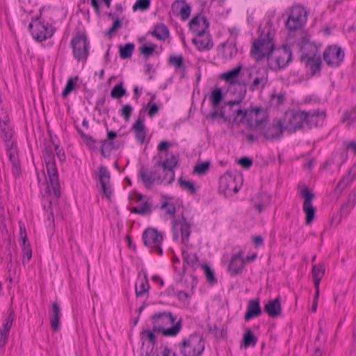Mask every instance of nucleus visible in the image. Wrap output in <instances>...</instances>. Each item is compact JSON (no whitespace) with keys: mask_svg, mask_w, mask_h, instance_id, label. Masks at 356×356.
Returning a JSON list of instances; mask_svg holds the SVG:
<instances>
[{"mask_svg":"<svg viewBox=\"0 0 356 356\" xmlns=\"http://www.w3.org/2000/svg\"><path fill=\"white\" fill-rule=\"evenodd\" d=\"M42 156L54 194L56 198H58L60 195V182L58 172L56 165L55 156L51 145H44L42 150Z\"/></svg>","mask_w":356,"mask_h":356,"instance_id":"nucleus-5","label":"nucleus"},{"mask_svg":"<svg viewBox=\"0 0 356 356\" xmlns=\"http://www.w3.org/2000/svg\"><path fill=\"white\" fill-rule=\"evenodd\" d=\"M6 153L12 164L13 175L17 177L21 175V166L18 157V152L16 142H10V145H5Z\"/></svg>","mask_w":356,"mask_h":356,"instance_id":"nucleus-18","label":"nucleus"},{"mask_svg":"<svg viewBox=\"0 0 356 356\" xmlns=\"http://www.w3.org/2000/svg\"><path fill=\"white\" fill-rule=\"evenodd\" d=\"M154 29L149 31L147 34L151 35L156 39L165 41L170 37V31L168 26L163 23H156L153 26Z\"/></svg>","mask_w":356,"mask_h":356,"instance_id":"nucleus-30","label":"nucleus"},{"mask_svg":"<svg viewBox=\"0 0 356 356\" xmlns=\"http://www.w3.org/2000/svg\"><path fill=\"white\" fill-rule=\"evenodd\" d=\"M118 134L113 130L106 129V138L101 140V154L104 157H108L113 150H117L122 147V143L115 138Z\"/></svg>","mask_w":356,"mask_h":356,"instance_id":"nucleus-15","label":"nucleus"},{"mask_svg":"<svg viewBox=\"0 0 356 356\" xmlns=\"http://www.w3.org/2000/svg\"><path fill=\"white\" fill-rule=\"evenodd\" d=\"M61 316L62 313L59 304L57 302H51V307L49 310V318L53 332H57L59 330Z\"/></svg>","mask_w":356,"mask_h":356,"instance_id":"nucleus-25","label":"nucleus"},{"mask_svg":"<svg viewBox=\"0 0 356 356\" xmlns=\"http://www.w3.org/2000/svg\"><path fill=\"white\" fill-rule=\"evenodd\" d=\"M223 95L222 89L216 88L211 93L209 99L211 101L213 108H218L221 101L222 100Z\"/></svg>","mask_w":356,"mask_h":356,"instance_id":"nucleus-44","label":"nucleus"},{"mask_svg":"<svg viewBox=\"0 0 356 356\" xmlns=\"http://www.w3.org/2000/svg\"><path fill=\"white\" fill-rule=\"evenodd\" d=\"M122 26V24L121 20L120 19H116L113 22L112 26L107 30L105 35L106 36H109L110 38H111L112 33L118 31L119 29H120Z\"/></svg>","mask_w":356,"mask_h":356,"instance_id":"nucleus-60","label":"nucleus"},{"mask_svg":"<svg viewBox=\"0 0 356 356\" xmlns=\"http://www.w3.org/2000/svg\"><path fill=\"white\" fill-rule=\"evenodd\" d=\"M326 117L325 111L319 109L313 111H291L286 113L284 128L289 133H294L302 129L304 124L309 129L323 124Z\"/></svg>","mask_w":356,"mask_h":356,"instance_id":"nucleus-2","label":"nucleus"},{"mask_svg":"<svg viewBox=\"0 0 356 356\" xmlns=\"http://www.w3.org/2000/svg\"><path fill=\"white\" fill-rule=\"evenodd\" d=\"M209 161L198 163L195 165L193 172L199 175H204L209 170Z\"/></svg>","mask_w":356,"mask_h":356,"instance_id":"nucleus-54","label":"nucleus"},{"mask_svg":"<svg viewBox=\"0 0 356 356\" xmlns=\"http://www.w3.org/2000/svg\"><path fill=\"white\" fill-rule=\"evenodd\" d=\"M345 54L337 44L328 45L324 49L323 57L327 66L339 67L343 61Z\"/></svg>","mask_w":356,"mask_h":356,"instance_id":"nucleus-11","label":"nucleus"},{"mask_svg":"<svg viewBox=\"0 0 356 356\" xmlns=\"http://www.w3.org/2000/svg\"><path fill=\"white\" fill-rule=\"evenodd\" d=\"M268 72L266 70H257L256 76L254 78L252 83L250 85L249 90L251 91H254L259 89H264L268 83Z\"/></svg>","mask_w":356,"mask_h":356,"instance_id":"nucleus-29","label":"nucleus"},{"mask_svg":"<svg viewBox=\"0 0 356 356\" xmlns=\"http://www.w3.org/2000/svg\"><path fill=\"white\" fill-rule=\"evenodd\" d=\"M237 163L240 164L243 168L249 169L252 165L253 161L252 159L248 156H243L239 159Z\"/></svg>","mask_w":356,"mask_h":356,"instance_id":"nucleus-63","label":"nucleus"},{"mask_svg":"<svg viewBox=\"0 0 356 356\" xmlns=\"http://www.w3.org/2000/svg\"><path fill=\"white\" fill-rule=\"evenodd\" d=\"M138 176L145 188H151L153 186L155 181L154 178H152L151 175L146 172L144 167L140 169Z\"/></svg>","mask_w":356,"mask_h":356,"instance_id":"nucleus-41","label":"nucleus"},{"mask_svg":"<svg viewBox=\"0 0 356 356\" xmlns=\"http://www.w3.org/2000/svg\"><path fill=\"white\" fill-rule=\"evenodd\" d=\"M290 18H292L294 22L302 27L306 22L307 15L304 8L301 6H293L289 12L286 13Z\"/></svg>","mask_w":356,"mask_h":356,"instance_id":"nucleus-28","label":"nucleus"},{"mask_svg":"<svg viewBox=\"0 0 356 356\" xmlns=\"http://www.w3.org/2000/svg\"><path fill=\"white\" fill-rule=\"evenodd\" d=\"M262 314V309L260 306L259 298L251 299L248 302L247 310L244 315L245 321L261 316Z\"/></svg>","mask_w":356,"mask_h":356,"instance_id":"nucleus-26","label":"nucleus"},{"mask_svg":"<svg viewBox=\"0 0 356 356\" xmlns=\"http://www.w3.org/2000/svg\"><path fill=\"white\" fill-rule=\"evenodd\" d=\"M209 26V22L207 17L200 14L195 15L188 22L190 30L194 33L196 36H202L204 35Z\"/></svg>","mask_w":356,"mask_h":356,"instance_id":"nucleus-17","label":"nucleus"},{"mask_svg":"<svg viewBox=\"0 0 356 356\" xmlns=\"http://www.w3.org/2000/svg\"><path fill=\"white\" fill-rule=\"evenodd\" d=\"M98 178L101 185L102 191L107 199H110L112 195L110 184L111 175L106 166L100 165L99 167Z\"/></svg>","mask_w":356,"mask_h":356,"instance_id":"nucleus-20","label":"nucleus"},{"mask_svg":"<svg viewBox=\"0 0 356 356\" xmlns=\"http://www.w3.org/2000/svg\"><path fill=\"white\" fill-rule=\"evenodd\" d=\"M191 225L188 222L187 219L181 214V218L177 219L172 222V238L177 241L179 235L181 236V243L185 245H188L189 243V237L191 233Z\"/></svg>","mask_w":356,"mask_h":356,"instance_id":"nucleus-9","label":"nucleus"},{"mask_svg":"<svg viewBox=\"0 0 356 356\" xmlns=\"http://www.w3.org/2000/svg\"><path fill=\"white\" fill-rule=\"evenodd\" d=\"M157 47L155 44H143L140 47V54L146 58H149L154 52Z\"/></svg>","mask_w":356,"mask_h":356,"instance_id":"nucleus-51","label":"nucleus"},{"mask_svg":"<svg viewBox=\"0 0 356 356\" xmlns=\"http://www.w3.org/2000/svg\"><path fill=\"white\" fill-rule=\"evenodd\" d=\"M192 42L196 46L197 50L200 51L210 50L213 44L211 36L203 35L197 36L192 39Z\"/></svg>","mask_w":356,"mask_h":356,"instance_id":"nucleus-32","label":"nucleus"},{"mask_svg":"<svg viewBox=\"0 0 356 356\" xmlns=\"http://www.w3.org/2000/svg\"><path fill=\"white\" fill-rule=\"evenodd\" d=\"M150 6V0H137L133 6V10L144 11L147 10Z\"/></svg>","mask_w":356,"mask_h":356,"instance_id":"nucleus-55","label":"nucleus"},{"mask_svg":"<svg viewBox=\"0 0 356 356\" xmlns=\"http://www.w3.org/2000/svg\"><path fill=\"white\" fill-rule=\"evenodd\" d=\"M343 122H347V126L349 127L353 122H356V108H353L350 110H347L343 113L342 118Z\"/></svg>","mask_w":356,"mask_h":356,"instance_id":"nucleus-49","label":"nucleus"},{"mask_svg":"<svg viewBox=\"0 0 356 356\" xmlns=\"http://www.w3.org/2000/svg\"><path fill=\"white\" fill-rule=\"evenodd\" d=\"M223 56L226 58H232L237 54V48L235 41L231 43H224L223 44Z\"/></svg>","mask_w":356,"mask_h":356,"instance_id":"nucleus-43","label":"nucleus"},{"mask_svg":"<svg viewBox=\"0 0 356 356\" xmlns=\"http://www.w3.org/2000/svg\"><path fill=\"white\" fill-rule=\"evenodd\" d=\"M161 209H165V213L174 217L176 212V207L173 202H164L161 206Z\"/></svg>","mask_w":356,"mask_h":356,"instance_id":"nucleus-56","label":"nucleus"},{"mask_svg":"<svg viewBox=\"0 0 356 356\" xmlns=\"http://www.w3.org/2000/svg\"><path fill=\"white\" fill-rule=\"evenodd\" d=\"M78 133L80 134L82 139L84 140L86 144L91 149H96L97 140L89 134H85L81 129H77Z\"/></svg>","mask_w":356,"mask_h":356,"instance_id":"nucleus-52","label":"nucleus"},{"mask_svg":"<svg viewBox=\"0 0 356 356\" xmlns=\"http://www.w3.org/2000/svg\"><path fill=\"white\" fill-rule=\"evenodd\" d=\"M243 254V252L240 251L232 257L227 268L228 272L232 277L236 276L242 272L245 266V261L242 257Z\"/></svg>","mask_w":356,"mask_h":356,"instance_id":"nucleus-24","label":"nucleus"},{"mask_svg":"<svg viewBox=\"0 0 356 356\" xmlns=\"http://www.w3.org/2000/svg\"><path fill=\"white\" fill-rule=\"evenodd\" d=\"M72 54L77 61L86 63L89 56L90 42L86 33L78 31L70 41Z\"/></svg>","mask_w":356,"mask_h":356,"instance_id":"nucleus-7","label":"nucleus"},{"mask_svg":"<svg viewBox=\"0 0 356 356\" xmlns=\"http://www.w3.org/2000/svg\"><path fill=\"white\" fill-rule=\"evenodd\" d=\"M300 196L304 199L302 210L305 213V224L310 225L315 216L316 209L312 204L315 195L307 186H305L300 191Z\"/></svg>","mask_w":356,"mask_h":356,"instance_id":"nucleus-14","label":"nucleus"},{"mask_svg":"<svg viewBox=\"0 0 356 356\" xmlns=\"http://www.w3.org/2000/svg\"><path fill=\"white\" fill-rule=\"evenodd\" d=\"M149 287L147 274L145 273L143 277L139 274L135 284L136 296L142 297L145 294H148Z\"/></svg>","mask_w":356,"mask_h":356,"instance_id":"nucleus-31","label":"nucleus"},{"mask_svg":"<svg viewBox=\"0 0 356 356\" xmlns=\"http://www.w3.org/2000/svg\"><path fill=\"white\" fill-rule=\"evenodd\" d=\"M126 92V89L123 87V83L120 82L112 88L111 91V97L113 99H120L122 97L125 95Z\"/></svg>","mask_w":356,"mask_h":356,"instance_id":"nucleus-50","label":"nucleus"},{"mask_svg":"<svg viewBox=\"0 0 356 356\" xmlns=\"http://www.w3.org/2000/svg\"><path fill=\"white\" fill-rule=\"evenodd\" d=\"M0 129L1 132V137L5 145H10V142H14L11 140L13 131L10 125L9 117L6 112H2V115H0Z\"/></svg>","mask_w":356,"mask_h":356,"instance_id":"nucleus-19","label":"nucleus"},{"mask_svg":"<svg viewBox=\"0 0 356 356\" xmlns=\"http://www.w3.org/2000/svg\"><path fill=\"white\" fill-rule=\"evenodd\" d=\"M179 163V156L172 153L169 154V156H165L164 161H158L156 165L162 167L163 170L172 171Z\"/></svg>","mask_w":356,"mask_h":356,"instance_id":"nucleus-33","label":"nucleus"},{"mask_svg":"<svg viewBox=\"0 0 356 356\" xmlns=\"http://www.w3.org/2000/svg\"><path fill=\"white\" fill-rule=\"evenodd\" d=\"M49 11V6H43L40 8L39 15L32 17V21H35V29L32 31V36L38 42H42L51 38L56 31L51 23L53 19L47 15Z\"/></svg>","mask_w":356,"mask_h":356,"instance_id":"nucleus-4","label":"nucleus"},{"mask_svg":"<svg viewBox=\"0 0 356 356\" xmlns=\"http://www.w3.org/2000/svg\"><path fill=\"white\" fill-rule=\"evenodd\" d=\"M240 189V186L236 183V177L229 173H225L219 179L218 191L225 197L232 196Z\"/></svg>","mask_w":356,"mask_h":356,"instance_id":"nucleus-13","label":"nucleus"},{"mask_svg":"<svg viewBox=\"0 0 356 356\" xmlns=\"http://www.w3.org/2000/svg\"><path fill=\"white\" fill-rule=\"evenodd\" d=\"M151 320L153 331L161 333L164 337H176L181 330L182 318L176 321L177 316L170 311L156 312Z\"/></svg>","mask_w":356,"mask_h":356,"instance_id":"nucleus-3","label":"nucleus"},{"mask_svg":"<svg viewBox=\"0 0 356 356\" xmlns=\"http://www.w3.org/2000/svg\"><path fill=\"white\" fill-rule=\"evenodd\" d=\"M135 45L134 43L128 42L124 45H120L119 47V54L122 59H127L131 57L134 50Z\"/></svg>","mask_w":356,"mask_h":356,"instance_id":"nucleus-40","label":"nucleus"},{"mask_svg":"<svg viewBox=\"0 0 356 356\" xmlns=\"http://www.w3.org/2000/svg\"><path fill=\"white\" fill-rule=\"evenodd\" d=\"M15 320V312L13 309L10 310L8 316L5 319L2 325V328L0 329V335L8 336L10 330L12 327L13 322Z\"/></svg>","mask_w":356,"mask_h":356,"instance_id":"nucleus-39","label":"nucleus"},{"mask_svg":"<svg viewBox=\"0 0 356 356\" xmlns=\"http://www.w3.org/2000/svg\"><path fill=\"white\" fill-rule=\"evenodd\" d=\"M142 111H140L138 119L133 124L131 130L134 133V136L138 143L143 144L146 138V128L144 124L145 117L141 115Z\"/></svg>","mask_w":356,"mask_h":356,"instance_id":"nucleus-23","label":"nucleus"},{"mask_svg":"<svg viewBox=\"0 0 356 356\" xmlns=\"http://www.w3.org/2000/svg\"><path fill=\"white\" fill-rule=\"evenodd\" d=\"M259 136H264L266 140L274 141L280 140L283 136L285 128L281 120L273 121V123L264 122L259 129Z\"/></svg>","mask_w":356,"mask_h":356,"instance_id":"nucleus-10","label":"nucleus"},{"mask_svg":"<svg viewBox=\"0 0 356 356\" xmlns=\"http://www.w3.org/2000/svg\"><path fill=\"white\" fill-rule=\"evenodd\" d=\"M250 54L257 61L266 57L268 68L275 72L286 67L292 60V51L288 45L283 44L281 48L275 49L273 38L269 31L266 34L261 33L254 40Z\"/></svg>","mask_w":356,"mask_h":356,"instance_id":"nucleus-1","label":"nucleus"},{"mask_svg":"<svg viewBox=\"0 0 356 356\" xmlns=\"http://www.w3.org/2000/svg\"><path fill=\"white\" fill-rule=\"evenodd\" d=\"M246 92V85L238 84V89H234L233 90V93H236V97L233 100H229L227 102H225V106L227 105L229 106H232L234 105L240 104L243 100V99L245 97Z\"/></svg>","mask_w":356,"mask_h":356,"instance_id":"nucleus-34","label":"nucleus"},{"mask_svg":"<svg viewBox=\"0 0 356 356\" xmlns=\"http://www.w3.org/2000/svg\"><path fill=\"white\" fill-rule=\"evenodd\" d=\"M178 182L183 190L188 191L191 194H195L196 192L193 182L184 180L182 177L178 179Z\"/></svg>","mask_w":356,"mask_h":356,"instance_id":"nucleus-53","label":"nucleus"},{"mask_svg":"<svg viewBox=\"0 0 356 356\" xmlns=\"http://www.w3.org/2000/svg\"><path fill=\"white\" fill-rule=\"evenodd\" d=\"M248 112L249 108L246 110L238 108L233 111V122L240 124L245 121L248 123Z\"/></svg>","mask_w":356,"mask_h":356,"instance_id":"nucleus-45","label":"nucleus"},{"mask_svg":"<svg viewBox=\"0 0 356 356\" xmlns=\"http://www.w3.org/2000/svg\"><path fill=\"white\" fill-rule=\"evenodd\" d=\"M285 26L289 31V33H291L292 32L302 28L300 26H298V24H297L294 20L292 18H290L288 15L285 22Z\"/></svg>","mask_w":356,"mask_h":356,"instance_id":"nucleus-58","label":"nucleus"},{"mask_svg":"<svg viewBox=\"0 0 356 356\" xmlns=\"http://www.w3.org/2000/svg\"><path fill=\"white\" fill-rule=\"evenodd\" d=\"M264 311L271 318L279 316L282 314L280 297L277 296L275 299L269 300L264 305Z\"/></svg>","mask_w":356,"mask_h":356,"instance_id":"nucleus-27","label":"nucleus"},{"mask_svg":"<svg viewBox=\"0 0 356 356\" xmlns=\"http://www.w3.org/2000/svg\"><path fill=\"white\" fill-rule=\"evenodd\" d=\"M170 146V143L168 140H163L159 143L157 146V149L159 152H165V156H169L170 152L169 147Z\"/></svg>","mask_w":356,"mask_h":356,"instance_id":"nucleus-61","label":"nucleus"},{"mask_svg":"<svg viewBox=\"0 0 356 356\" xmlns=\"http://www.w3.org/2000/svg\"><path fill=\"white\" fill-rule=\"evenodd\" d=\"M258 341L257 337L254 334L250 328H246L243 334L241 346L245 348L255 346Z\"/></svg>","mask_w":356,"mask_h":356,"instance_id":"nucleus-35","label":"nucleus"},{"mask_svg":"<svg viewBox=\"0 0 356 356\" xmlns=\"http://www.w3.org/2000/svg\"><path fill=\"white\" fill-rule=\"evenodd\" d=\"M22 264L25 265L28 263L32 257V249L31 247H26L22 250Z\"/></svg>","mask_w":356,"mask_h":356,"instance_id":"nucleus-62","label":"nucleus"},{"mask_svg":"<svg viewBox=\"0 0 356 356\" xmlns=\"http://www.w3.org/2000/svg\"><path fill=\"white\" fill-rule=\"evenodd\" d=\"M147 115L150 118H153L159 111V106L156 103L148 102L146 106Z\"/></svg>","mask_w":356,"mask_h":356,"instance_id":"nucleus-59","label":"nucleus"},{"mask_svg":"<svg viewBox=\"0 0 356 356\" xmlns=\"http://www.w3.org/2000/svg\"><path fill=\"white\" fill-rule=\"evenodd\" d=\"M268 113L261 106L250 107L248 118V126L250 129L257 130L266 122Z\"/></svg>","mask_w":356,"mask_h":356,"instance_id":"nucleus-12","label":"nucleus"},{"mask_svg":"<svg viewBox=\"0 0 356 356\" xmlns=\"http://www.w3.org/2000/svg\"><path fill=\"white\" fill-rule=\"evenodd\" d=\"M202 270H204L207 282L211 285H214L217 284L218 280L215 276L214 271L212 270L210 266L206 264H203L201 265Z\"/></svg>","mask_w":356,"mask_h":356,"instance_id":"nucleus-46","label":"nucleus"},{"mask_svg":"<svg viewBox=\"0 0 356 356\" xmlns=\"http://www.w3.org/2000/svg\"><path fill=\"white\" fill-rule=\"evenodd\" d=\"M312 274L313 277V282L314 285L320 284L321 280H322L325 274V268L323 264H318L314 265L312 269Z\"/></svg>","mask_w":356,"mask_h":356,"instance_id":"nucleus-37","label":"nucleus"},{"mask_svg":"<svg viewBox=\"0 0 356 356\" xmlns=\"http://www.w3.org/2000/svg\"><path fill=\"white\" fill-rule=\"evenodd\" d=\"M182 257L184 260L183 265V273H186V266L187 264L189 266L195 268L197 265L198 257L195 253H190L187 250H182Z\"/></svg>","mask_w":356,"mask_h":356,"instance_id":"nucleus-36","label":"nucleus"},{"mask_svg":"<svg viewBox=\"0 0 356 356\" xmlns=\"http://www.w3.org/2000/svg\"><path fill=\"white\" fill-rule=\"evenodd\" d=\"M79 79V76H76L74 78L70 77L66 83L64 89L62 91V97L65 98L70 94L73 90H76L79 86H77L75 81Z\"/></svg>","mask_w":356,"mask_h":356,"instance_id":"nucleus-42","label":"nucleus"},{"mask_svg":"<svg viewBox=\"0 0 356 356\" xmlns=\"http://www.w3.org/2000/svg\"><path fill=\"white\" fill-rule=\"evenodd\" d=\"M350 184V181L348 180V177H343L341 180L338 182L336 189L339 190L340 191H342L344 190L347 186Z\"/></svg>","mask_w":356,"mask_h":356,"instance_id":"nucleus-64","label":"nucleus"},{"mask_svg":"<svg viewBox=\"0 0 356 356\" xmlns=\"http://www.w3.org/2000/svg\"><path fill=\"white\" fill-rule=\"evenodd\" d=\"M173 14L177 17H180L182 21L186 20L191 12V7L186 0H176L171 6Z\"/></svg>","mask_w":356,"mask_h":356,"instance_id":"nucleus-21","label":"nucleus"},{"mask_svg":"<svg viewBox=\"0 0 356 356\" xmlns=\"http://www.w3.org/2000/svg\"><path fill=\"white\" fill-rule=\"evenodd\" d=\"M241 69V65H237L234 68L223 73L221 75L222 79L230 84L229 90H232V88L238 89V84L246 85L244 81H239L238 80Z\"/></svg>","mask_w":356,"mask_h":356,"instance_id":"nucleus-22","label":"nucleus"},{"mask_svg":"<svg viewBox=\"0 0 356 356\" xmlns=\"http://www.w3.org/2000/svg\"><path fill=\"white\" fill-rule=\"evenodd\" d=\"M143 244L150 248V252L163 255L161 247L163 236L156 228L148 227L144 230L142 235Z\"/></svg>","mask_w":356,"mask_h":356,"instance_id":"nucleus-8","label":"nucleus"},{"mask_svg":"<svg viewBox=\"0 0 356 356\" xmlns=\"http://www.w3.org/2000/svg\"><path fill=\"white\" fill-rule=\"evenodd\" d=\"M168 63L176 69L185 68L184 57L181 54L170 55L168 58Z\"/></svg>","mask_w":356,"mask_h":356,"instance_id":"nucleus-48","label":"nucleus"},{"mask_svg":"<svg viewBox=\"0 0 356 356\" xmlns=\"http://www.w3.org/2000/svg\"><path fill=\"white\" fill-rule=\"evenodd\" d=\"M154 331H153V329L152 330H144L140 333V339L143 341V345L145 343V341H147L149 344H150L152 347V348L156 345L157 343V339L154 334Z\"/></svg>","mask_w":356,"mask_h":356,"instance_id":"nucleus-38","label":"nucleus"},{"mask_svg":"<svg viewBox=\"0 0 356 356\" xmlns=\"http://www.w3.org/2000/svg\"><path fill=\"white\" fill-rule=\"evenodd\" d=\"M19 244L21 248L25 249L26 247H31L30 243L28 240L26 227L24 223L19 222Z\"/></svg>","mask_w":356,"mask_h":356,"instance_id":"nucleus-47","label":"nucleus"},{"mask_svg":"<svg viewBox=\"0 0 356 356\" xmlns=\"http://www.w3.org/2000/svg\"><path fill=\"white\" fill-rule=\"evenodd\" d=\"M300 62L305 63V67L312 76L319 75L323 66V61L321 56H316L315 54L309 56L304 54L300 56Z\"/></svg>","mask_w":356,"mask_h":356,"instance_id":"nucleus-16","label":"nucleus"},{"mask_svg":"<svg viewBox=\"0 0 356 356\" xmlns=\"http://www.w3.org/2000/svg\"><path fill=\"white\" fill-rule=\"evenodd\" d=\"M183 356H200L204 350V341L197 332L190 334L178 344Z\"/></svg>","mask_w":356,"mask_h":356,"instance_id":"nucleus-6","label":"nucleus"},{"mask_svg":"<svg viewBox=\"0 0 356 356\" xmlns=\"http://www.w3.org/2000/svg\"><path fill=\"white\" fill-rule=\"evenodd\" d=\"M133 110L134 108L130 104L124 105L120 110V115L126 122H128L130 120Z\"/></svg>","mask_w":356,"mask_h":356,"instance_id":"nucleus-57","label":"nucleus"}]
</instances>
